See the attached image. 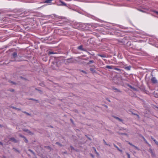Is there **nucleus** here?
Returning <instances> with one entry per match:
<instances>
[{"instance_id":"nucleus-1","label":"nucleus","mask_w":158,"mask_h":158,"mask_svg":"<svg viewBox=\"0 0 158 158\" xmlns=\"http://www.w3.org/2000/svg\"><path fill=\"white\" fill-rule=\"evenodd\" d=\"M21 56H17V54L16 52H15L13 53L12 59H14L13 60L16 61H20L21 60L20 58Z\"/></svg>"},{"instance_id":"nucleus-2","label":"nucleus","mask_w":158,"mask_h":158,"mask_svg":"<svg viewBox=\"0 0 158 158\" xmlns=\"http://www.w3.org/2000/svg\"><path fill=\"white\" fill-rule=\"evenodd\" d=\"M59 2L60 3L58 4L57 5H58L59 6H66V4L63 2L61 0H60L59 1Z\"/></svg>"},{"instance_id":"nucleus-3","label":"nucleus","mask_w":158,"mask_h":158,"mask_svg":"<svg viewBox=\"0 0 158 158\" xmlns=\"http://www.w3.org/2000/svg\"><path fill=\"white\" fill-rule=\"evenodd\" d=\"M152 82L154 83H157V80L155 77H153L151 79Z\"/></svg>"},{"instance_id":"nucleus-4","label":"nucleus","mask_w":158,"mask_h":158,"mask_svg":"<svg viewBox=\"0 0 158 158\" xmlns=\"http://www.w3.org/2000/svg\"><path fill=\"white\" fill-rule=\"evenodd\" d=\"M10 140L13 142L14 143H16L18 142V140L15 139L14 138H11L10 139Z\"/></svg>"},{"instance_id":"nucleus-5","label":"nucleus","mask_w":158,"mask_h":158,"mask_svg":"<svg viewBox=\"0 0 158 158\" xmlns=\"http://www.w3.org/2000/svg\"><path fill=\"white\" fill-rule=\"evenodd\" d=\"M53 0H46L44 1V3H49V4H51V2Z\"/></svg>"},{"instance_id":"nucleus-6","label":"nucleus","mask_w":158,"mask_h":158,"mask_svg":"<svg viewBox=\"0 0 158 158\" xmlns=\"http://www.w3.org/2000/svg\"><path fill=\"white\" fill-rule=\"evenodd\" d=\"M113 117L115 118L117 120H118V121H120V122H123V120L122 119H121L118 117H117L116 116H113Z\"/></svg>"},{"instance_id":"nucleus-7","label":"nucleus","mask_w":158,"mask_h":158,"mask_svg":"<svg viewBox=\"0 0 158 158\" xmlns=\"http://www.w3.org/2000/svg\"><path fill=\"white\" fill-rule=\"evenodd\" d=\"M138 10H139V11H140L141 12H143V13H147V9H145L144 10H140V9H138Z\"/></svg>"},{"instance_id":"nucleus-8","label":"nucleus","mask_w":158,"mask_h":158,"mask_svg":"<svg viewBox=\"0 0 158 158\" xmlns=\"http://www.w3.org/2000/svg\"><path fill=\"white\" fill-rule=\"evenodd\" d=\"M154 97L156 98L158 97V94H157V91L154 92Z\"/></svg>"},{"instance_id":"nucleus-9","label":"nucleus","mask_w":158,"mask_h":158,"mask_svg":"<svg viewBox=\"0 0 158 158\" xmlns=\"http://www.w3.org/2000/svg\"><path fill=\"white\" fill-rule=\"evenodd\" d=\"M106 67L108 69H114L113 66H108L107 65L106 66Z\"/></svg>"},{"instance_id":"nucleus-10","label":"nucleus","mask_w":158,"mask_h":158,"mask_svg":"<svg viewBox=\"0 0 158 158\" xmlns=\"http://www.w3.org/2000/svg\"><path fill=\"white\" fill-rule=\"evenodd\" d=\"M90 70L93 73H96V71L93 68H90Z\"/></svg>"},{"instance_id":"nucleus-11","label":"nucleus","mask_w":158,"mask_h":158,"mask_svg":"<svg viewBox=\"0 0 158 158\" xmlns=\"http://www.w3.org/2000/svg\"><path fill=\"white\" fill-rule=\"evenodd\" d=\"M128 86L130 88H131V89H133L134 90H136V89H135V88H134V87H132V86H131V85H128Z\"/></svg>"},{"instance_id":"nucleus-12","label":"nucleus","mask_w":158,"mask_h":158,"mask_svg":"<svg viewBox=\"0 0 158 158\" xmlns=\"http://www.w3.org/2000/svg\"><path fill=\"white\" fill-rule=\"evenodd\" d=\"M142 138H143V139L145 141V142L147 144H148L149 145H150L149 143H148V142L145 139V138L143 137V136H142Z\"/></svg>"},{"instance_id":"nucleus-13","label":"nucleus","mask_w":158,"mask_h":158,"mask_svg":"<svg viewBox=\"0 0 158 158\" xmlns=\"http://www.w3.org/2000/svg\"><path fill=\"white\" fill-rule=\"evenodd\" d=\"M131 66H130L126 67L125 69H126L127 70H130L131 69Z\"/></svg>"},{"instance_id":"nucleus-14","label":"nucleus","mask_w":158,"mask_h":158,"mask_svg":"<svg viewBox=\"0 0 158 158\" xmlns=\"http://www.w3.org/2000/svg\"><path fill=\"white\" fill-rule=\"evenodd\" d=\"M114 146L117 149L119 150V151L120 152H122V150H120L119 148L115 144H114Z\"/></svg>"},{"instance_id":"nucleus-15","label":"nucleus","mask_w":158,"mask_h":158,"mask_svg":"<svg viewBox=\"0 0 158 158\" xmlns=\"http://www.w3.org/2000/svg\"><path fill=\"white\" fill-rule=\"evenodd\" d=\"M78 49H79L81 50H83L82 48V45H81L79 46L78 48Z\"/></svg>"},{"instance_id":"nucleus-16","label":"nucleus","mask_w":158,"mask_h":158,"mask_svg":"<svg viewBox=\"0 0 158 158\" xmlns=\"http://www.w3.org/2000/svg\"><path fill=\"white\" fill-rule=\"evenodd\" d=\"M22 137L24 138V141L26 143H27L28 142L27 140L25 137H24V136H22Z\"/></svg>"},{"instance_id":"nucleus-17","label":"nucleus","mask_w":158,"mask_h":158,"mask_svg":"<svg viewBox=\"0 0 158 158\" xmlns=\"http://www.w3.org/2000/svg\"><path fill=\"white\" fill-rule=\"evenodd\" d=\"M25 131L30 134H33L30 131L28 130H27Z\"/></svg>"},{"instance_id":"nucleus-18","label":"nucleus","mask_w":158,"mask_h":158,"mask_svg":"<svg viewBox=\"0 0 158 158\" xmlns=\"http://www.w3.org/2000/svg\"><path fill=\"white\" fill-rule=\"evenodd\" d=\"M113 89L116 90L118 92H121V91L120 90L118 89H117L116 88H113Z\"/></svg>"},{"instance_id":"nucleus-19","label":"nucleus","mask_w":158,"mask_h":158,"mask_svg":"<svg viewBox=\"0 0 158 158\" xmlns=\"http://www.w3.org/2000/svg\"><path fill=\"white\" fill-rule=\"evenodd\" d=\"M98 56L101 57H106V56L104 55L100 54V55H98Z\"/></svg>"},{"instance_id":"nucleus-20","label":"nucleus","mask_w":158,"mask_h":158,"mask_svg":"<svg viewBox=\"0 0 158 158\" xmlns=\"http://www.w3.org/2000/svg\"><path fill=\"white\" fill-rule=\"evenodd\" d=\"M94 62V61L91 60H90L89 61V62L88 63V64H89L92 63H93Z\"/></svg>"},{"instance_id":"nucleus-21","label":"nucleus","mask_w":158,"mask_h":158,"mask_svg":"<svg viewBox=\"0 0 158 158\" xmlns=\"http://www.w3.org/2000/svg\"><path fill=\"white\" fill-rule=\"evenodd\" d=\"M114 69L115 70H117V71H121V69H118V68H114Z\"/></svg>"},{"instance_id":"nucleus-22","label":"nucleus","mask_w":158,"mask_h":158,"mask_svg":"<svg viewBox=\"0 0 158 158\" xmlns=\"http://www.w3.org/2000/svg\"><path fill=\"white\" fill-rule=\"evenodd\" d=\"M48 53L49 54H55V53L54 52H48Z\"/></svg>"},{"instance_id":"nucleus-23","label":"nucleus","mask_w":158,"mask_h":158,"mask_svg":"<svg viewBox=\"0 0 158 158\" xmlns=\"http://www.w3.org/2000/svg\"><path fill=\"white\" fill-rule=\"evenodd\" d=\"M133 147H134L136 149H137V150H139V148L135 146V145L134 146H133Z\"/></svg>"},{"instance_id":"nucleus-24","label":"nucleus","mask_w":158,"mask_h":158,"mask_svg":"<svg viewBox=\"0 0 158 158\" xmlns=\"http://www.w3.org/2000/svg\"><path fill=\"white\" fill-rule=\"evenodd\" d=\"M126 154L128 156V158H130V155L128 153H126Z\"/></svg>"},{"instance_id":"nucleus-25","label":"nucleus","mask_w":158,"mask_h":158,"mask_svg":"<svg viewBox=\"0 0 158 158\" xmlns=\"http://www.w3.org/2000/svg\"><path fill=\"white\" fill-rule=\"evenodd\" d=\"M23 113H25L27 115H30V114H29V113L27 112H26V111H24V112H23Z\"/></svg>"},{"instance_id":"nucleus-26","label":"nucleus","mask_w":158,"mask_h":158,"mask_svg":"<svg viewBox=\"0 0 158 158\" xmlns=\"http://www.w3.org/2000/svg\"><path fill=\"white\" fill-rule=\"evenodd\" d=\"M128 143L131 146H132V147L134 146V145H133L132 144L130 143V142H128Z\"/></svg>"},{"instance_id":"nucleus-27","label":"nucleus","mask_w":158,"mask_h":158,"mask_svg":"<svg viewBox=\"0 0 158 158\" xmlns=\"http://www.w3.org/2000/svg\"><path fill=\"white\" fill-rule=\"evenodd\" d=\"M29 150L30 152H31V153H32L33 154H34V152H33V151L32 150H31L30 149H29Z\"/></svg>"},{"instance_id":"nucleus-28","label":"nucleus","mask_w":158,"mask_h":158,"mask_svg":"<svg viewBox=\"0 0 158 158\" xmlns=\"http://www.w3.org/2000/svg\"><path fill=\"white\" fill-rule=\"evenodd\" d=\"M152 139H153V140H154V141H155V143H156V142H156V140L155 139H153V138H152Z\"/></svg>"},{"instance_id":"nucleus-29","label":"nucleus","mask_w":158,"mask_h":158,"mask_svg":"<svg viewBox=\"0 0 158 158\" xmlns=\"http://www.w3.org/2000/svg\"><path fill=\"white\" fill-rule=\"evenodd\" d=\"M81 72H83V73H86V72H85V71H83V70H81Z\"/></svg>"},{"instance_id":"nucleus-30","label":"nucleus","mask_w":158,"mask_h":158,"mask_svg":"<svg viewBox=\"0 0 158 158\" xmlns=\"http://www.w3.org/2000/svg\"><path fill=\"white\" fill-rule=\"evenodd\" d=\"M104 143H105L106 145H108V144H107L106 143V142L104 140ZM109 146H110V145H109Z\"/></svg>"},{"instance_id":"nucleus-31","label":"nucleus","mask_w":158,"mask_h":158,"mask_svg":"<svg viewBox=\"0 0 158 158\" xmlns=\"http://www.w3.org/2000/svg\"><path fill=\"white\" fill-rule=\"evenodd\" d=\"M135 115H136V116H137L138 118H139V116L138 115H137V114H135Z\"/></svg>"},{"instance_id":"nucleus-32","label":"nucleus","mask_w":158,"mask_h":158,"mask_svg":"<svg viewBox=\"0 0 158 158\" xmlns=\"http://www.w3.org/2000/svg\"><path fill=\"white\" fill-rule=\"evenodd\" d=\"M56 144H58V145H59L60 143H58V142H56Z\"/></svg>"},{"instance_id":"nucleus-33","label":"nucleus","mask_w":158,"mask_h":158,"mask_svg":"<svg viewBox=\"0 0 158 158\" xmlns=\"http://www.w3.org/2000/svg\"><path fill=\"white\" fill-rule=\"evenodd\" d=\"M157 14H158V12L157 11H155V12Z\"/></svg>"},{"instance_id":"nucleus-34","label":"nucleus","mask_w":158,"mask_h":158,"mask_svg":"<svg viewBox=\"0 0 158 158\" xmlns=\"http://www.w3.org/2000/svg\"><path fill=\"white\" fill-rule=\"evenodd\" d=\"M16 109L18 110H20V109L19 108H16Z\"/></svg>"},{"instance_id":"nucleus-35","label":"nucleus","mask_w":158,"mask_h":158,"mask_svg":"<svg viewBox=\"0 0 158 158\" xmlns=\"http://www.w3.org/2000/svg\"><path fill=\"white\" fill-rule=\"evenodd\" d=\"M124 134V135H127V134H126V133H124V134Z\"/></svg>"},{"instance_id":"nucleus-36","label":"nucleus","mask_w":158,"mask_h":158,"mask_svg":"<svg viewBox=\"0 0 158 158\" xmlns=\"http://www.w3.org/2000/svg\"><path fill=\"white\" fill-rule=\"evenodd\" d=\"M0 144L2 145V142H0Z\"/></svg>"},{"instance_id":"nucleus-37","label":"nucleus","mask_w":158,"mask_h":158,"mask_svg":"<svg viewBox=\"0 0 158 158\" xmlns=\"http://www.w3.org/2000/svg\"><path fill=\"white\" fill-rule=\"evenodd\" d=\"M150 150L151 152L152 153V150Z\"/></svg>"},{"instance_id":"nucleus-38","label":"nucleus","mask_w":158,"mask_h":158,"mask_svg":"<svg viewBox=\"0 0 158 158\" xmlns=\"http://www.w3.org/2000/svg\"><path fill=\"white\" fill-rule=\"evenodd\" d=\"M11 82L13 83L14 84H15V83H14L13 82Z\"/></svg>"},{"instance_id":"nucleus-39","label":"nucleus","mask_w":158,"mask_h":158,"mask_svg":"<svg viewBox=\"0 0 158 158\" xmlns=\"http://www.w3.org/2000/svg\"><path fill=\"white\" fill-rule=\"evenodd\" d=\"M94 150H95V151H96V150L95 149Z\"/></svg>"},{"instance_id":"nucleus-40","label":"nucleus","mask_w":158,"mask_h":158,"mask_svg":"<svg viewBox=\"0 0 158 158\" xmlns=\"http://www.w3.org/2000/svg\"><path fill=\"white\" fill-rule=\"evenodd\" d=\"M1 126V125H0V127Z\"/></svg>"}]
</instances>
